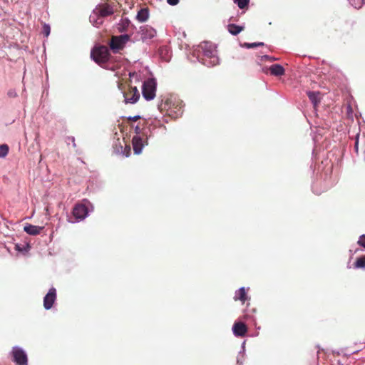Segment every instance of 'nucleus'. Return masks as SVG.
<instances>
[{"label":"nucleus","mask_w":365,"mask_h":365,"mask_svg":"<svg viewBox=\"0 0 365 365\" xmlns=\"http://www.w3.org/2000/svg\"><path fill=\"white\" fill-rule=\"evenodd\" d=\"M56 299V290L52 287L43 298V307L46 309H50Z\"/></svg>","instance_id":"nucleus-10"},{"label":"nucleus","mask_w":365,"mask_h":365,"mask_svg":"<svg viewBox=\"0 0 365 365\" xmlns=\"http://www.w3.org/2000/svg\"><path fill=\"white\" fill-rule=\"evenodd\" d=\"M180 0H167V2L170 6H175L179 3Z\"/></svg>","instance_id":"nucleus-30"},{"label":"nucleus","mask_w":365,"mask_h":365,"mask_svg":"<svg viewBox=\"0 0 365 365\" xmlns=\"http://www.w3.org/2000/svg\"><path fill=\"white\" fill-rule=\"evenodd\" d=\"M11 354L13 356V361L17 365H27L28 359L25 351L17 346L13 348Z\"/></svg>","instance_id":"nucleus-6"},{"label":"nucleus","mask_w":365,"mask_h":365,"mask_svg":"<svg viewBox=\"0 0 365 365\" xmlns=\"http://www.w3.org/2000/svg\"><path fill=\"white\" fill-rule=\"evenodd\" d=\"M233 333L237 336H244L247 332V327L243 322H235L232 327Z\"/></svg>","instance_id":"nucleus-13"},{"label":"nucleus","mask_w":365,"mask_h":365,"mask_svg":"<svg viewBox=\"0 0 365 365\" xmlns=\"http://www.w3.org/2000/svg\"><path fill=\"white\" fill-rule=\"evenodd\" d=\"M227 30L231 34L236 36L244 30V27L231 24L227 26Z\"/></svg>","instance_id":"nucleus-19"},{"label":"nucleus","mask_w":365,"mask_h":365,"mask_svg":"<svg viewBox=\"0 0 365 365\" xmlns=\"http://www.w3.org/2000/svg\"><path fill=\"white\" fill-rule=\"evenodd\" d=\"M358 148H359V136L356 137V141H355V145H354V148H355V150L356 153H358Z\"/></svg>","instance_id":"nucleus-31"},{"label":"nucleus","mask_w":365,"mask_h":365,"mask_svg":"<svg viewBox=\"0 0 365 365\" xmlns=\"http://www.w3.org/2000/svg\"><path fill=\"white\" fill-rule=\"evenodd\" d=\"M207 58L210 59V63L211 66H215L219 63V58L217 56V52L215 47L207 41Z\"/></svg>","instance_id":"nucleus-12"},{"label":"nucleus","mask_w":365,"mask_h":365,"mask_svg":"<svg viewBox=\"0 0 365 365\" xmlns=\"http://www.w3.org/2000/svg\"><path fill=\"white\" fill-rule=\"evenodd\" d=\"M72 214L77 220H82L88 215V208L83 204L77 203L73 208Z\"/></svg>","instance_id":"nucleus-8"},{"label":"nucleus","mask_w":365,"mask_h":365,"mask_svg":"<svg viewBox=\"0 0 365 365\" xmlns=\"http://www.w3.org/2000/svg\"><path fill=\"white\" fill-rule=\"evenodd\" d=\"M94 10H96L97 14H98V15H100L103 19L112 15L114 13L113 6L108 4H99L94 9Z\"/></svg>","instance_id":"nucleus-11"},{"label":"nucleus","mask_w":365,"mask_h":365,"mask_svg":"<svg viewBox=\"0 0 365 365\" xmlns=\"http://www.w3.org/2000/svg\"><path fill=\"white\" fill-rule=\"evenodd\" d=\"M129 40L130 36L128 34L113 36L110 38L109 46L114 53H117L125 47Z\"/></svg>","instance_id":"nucleus-3"},{"label":"nucleus","mask_w":365,"mask_h":365,"mask_svg":"<svg viewBox=\"0 0 365 365\" xmlns=\"http://www.w3.org/2000/svg\"><path fill=\"white\" fill-rule=\"evenodd\" d=\"M156 91V83L154 79L149 78L144 81L142 86L143 96L150 101L155 98Z\"/></svg>","instance_id":"nucleus-4"},{"label":"nucleus","mask_w":365,"mask_h":365,"mask_svg":"<svg viewBox=\"0 0 365 365\" xmlns=\"http://www.w3.org/2000/svg\"><path fill=\"white\" fill-rule=\"evenodd\" d=\"M357 244L365 248V235H362L359 237Z\"/></svg>","instance_id":"nucleus-26"},{"label":"nucleus","mask_w":365,"mask_h":365,"mask_svg":"<svg viewBox=\"0 0 365 365\" xmlns=\"http://www.w3.org/2000/svg\"><path fill=\"white\" fill-rule=\"evenodd\" d=\"M9 153V146L6 144L0 145V158H4Z\"/></svg>","instance_id":"nucleus-24"},{"label":"nucleus","mask_w":365,"mask_h":365,"mask_svg":"<svg viewBox=\"0 0 365 365\" xmlns=\"http://www.w3.org/2000/svg\"><path fill=\"white\" fill-rule=\"evenodd\" d=\"M140 118V115H135V116H130L128 118V120L130 122V121H133V122H135L137 120H138Z\"/></svg>","instance_id":"nucleus-29"},{"label":"nucleus","mask_w":365,"mask_h":365,"mask_svg":"<svg viewBox=\"0 0 365 365\" xmlns=\"http://www.w3.org/2000/svg\"><path fill=\"white\" fill-rule=\"evenodd\" d=\"M131 127L134 129V132L135 133V135H147L143 130V128L141 127V125L138 123L137 125L134 126L133 125H131Z\"/></svg>","instance_id":"nucleus-23"},{"label":"nucleus","mask_w":365,"mask_h":365,"mask_svg":"<svg viewBox=\"0 0 365 365\" xmlns=\"http://www.w3.org/2000/svg\"><path fill=\"white\" fill-rule=\"evenodd\" d=\"M235 3L240 9H244L247 6L249 0H235Z\"/></svg>","instance_id":"nucleus-25"},{"label":"nucleus","mask_w":365,"mask_h":365,"mask_svg":"<svg viewBox=\"0 0 365 365\" xmlns=\"http://www.w3.org/2000/svg\"><path fill=\"white\" fill-rule=\"evenodd\" d=\"M319 93H318V92L309 91L307 93V96H308L309 100L314 105V106H316L320 102V98L319 97Z\"/></svg>","instance_id":"nucleus-20"},{"label":"nucleus","mask_w":365,"mask_h":365,"mask_svg":"<svg viewBox=\"0 0 365 365\" xmlns=\"http://www.w3.org/2000/svg\"><path fill=\"white\" fill-rule=\"evenodd\" d=\"M91 57L97 64L103 66L108 61L110 54L106 46H99L91 50Z\"/></svg>","instance_id":"nucleus-2"},{"label":"nucleus","mask_w":365,"mask_h":365,"mask_svg":"<svg viewBox=\"0 0 365 365\" xmlns=\"http://www.w3.org/2000/svg\"><path fill=\"white\" fill-rule=\"evenodd\" d=\"M245 45L247 48H253V47H257V46H263L264 43H245Z\"/></svg>","instance_id":"nucleus-27"},{"label":"nucleus","mask_w":365,"mask_h":365,"mask_svg":"<svg viewBox=\"0 0 365 365\" xmlns=\"http://www.w3.org/2000/svg\"><path fill=\"white\" fill-rule=\"evenodd\" d=\"M43 34L46 36H48L50 34V26L48 25L45 24L43 26Z\"/></svg>","instance_id":"nucleus-28"},{"label":"nucleus","mask_w":365,"mask_h":365,"mask_svg":"<svg viewBox=\"0 0 365 365\" xmlns=\"http://www.w3.org/2000/svg\"><path fill=\"white\" fill-rule=\"evenodd\" d=\"M147 135H138L133 137L132 144L135 154H140L141 153L143 148L147 144Z\"/></svg>","instance_id":"nucleus-7"},{"label":"nucleus","mask_w":365,"mask_h":365,"mask_svg":"<svg viewBox=\"0 0 365 365\" xmlns=\"http://www.w3.org/2000/svg\"><path fill=\"white\" fill-rule=\"evenodd\" d=\"M149 18V9L147 7L140 9L136 16V19L139 22H145Z\"/></svg>","instance_id":"nucleus-17"},{"label":"nucleus","mask_w":365,"mask_h":365,"mask_svg":"<svg viewBox=\"0 0 365 365\" xmlns=\"http://www.w3.org/2000/svg\"><path fill=\"white\" fill-rule=\"evenodd\" d=\"M247 298L248 297L247 296V293H246L245 289L244 287L239 289L236 292L235 296L234 297L235 301L240 300L242 303H245L247 301Z\"/></svg>","instance_id":"nucleus-18"},{"label":"nucleus","mask_w":365,"mask_h":365,"mask_svg":"<svg viewBox=\"0 0 365 365\" xmlns=\"http://www.w3.org/2000/svg\"><path fill=\"white\" fill-rule=\"evenodd\" d=\"M140 33L143 41L150 40L156 36V31L148 25L140 26Z\"/></svg>","instance_id":"nucleus-9"},{"label":"nucleus","mask_w":365,"mask_h":365,"mask_svg":"<svg viewBox=\"0 0 365 365\" xmlns=\"http://www.w3.org/2000/svg\"><path fill=\"white\" fill-rule=\"evenodd\" d=\"M355 268H365V255L361 256L356 260L354 263Z\"/></svg>","instance_id":"nucleus-21"},{"label":"nucleus","mask_w":365,"mask_h":365,"mask_svg":"<svg viewBox=\"0 0 365 365\" xmlns=\"http://www.w3.org/2000/svg\"><path fill=\"white\" fill-rule=\"evenodd\" d=\"M43 227L36 226L33 225H27L24 227V230L29 235H37L40 234L41 231L43 229Z\"/></svg>","instance_id":"nucleus-15"},{"label":"nucleus","mask_w":365,"mask_h":365,"mask_svg":"<svg viewBox=\"0 0 365 365\" xmlns=\"http://www.w3.org/2000/svg\"><path fill=\"white\" fill-rule=\"evenodd\" d=\"M362 4H365V0H361Z\"/></svg>","instance_id":"nucleus-35"},{"label":"nucleus","mask_w":365,"mask_h":365,"mask_svg":"<svg viewBox=\"0 0 365 365\" xmlns=\"http://www.w3.org/2000/svg\"><path fill=\"white\" fill-rule=\"evenodd\" d=\"M358 1L357 4L354 5L356 9H360L361 7V4L359 2V0H356Z\"/></svg>","instance_id":"nucleus-33"},{"label":"nucleus","mask_w":365,"mask_h":365,"mask_svg":"<svg viewBox=\"0 0 365 365\" xmlns=\"http://www.w3.org/2000/svg\"><path fill=\"white\" fill-rule=\"evenodd\" d=\"M130 21L128 19H123L121 20L120 23V27L118 28V30L120 31H126V29H128L129 24H130Z\"/></svg>","instance_id":"nucleus-22"},{"label":"nucleus","mask_w":365,"mask_h":365,"mask_svg":"<svg viewBox=\"0 0 365 365\" xmlns=\"http://www.w3.org/2000/svg\"><path fill=\"white\" fill-rule=\"evenodd\" d=\"M269 72L274 76H281L284 74V68L279 64L272 65L269 68Z\"/></svg>","instance_id":"nucleus-16"},{"label":"nucleus","mask_w":365,"mask_h":365,"mask_svg":"<svg viewBox=\"0 0 365 365\" xmlns=\"http://www.w3.org/2000/svg\"><path fill=\"white\" fill-rule=\"evenodd\" d=\"M68 140H71V141L73 143V147H76V143H75V138H74V137H72V136H71V137H68Z\"/></svg>","instance_id":"nucleus-32"},{"label":"nucleus","mask_w":365,"mask_h":365,"mask_svg":"<svg viewBox=\"0 0 365 365\" xmlns=\"http://www.w3.org/2000/svg\"><path fill=\"white\" fill-rule=\"evenodd\" d=\"M183 102L176 96L167 98L164 102V109L167 110L168 115L177 118L183 113Z\"/></svg>","instance_id":"nucleus-1"},{"label":"nucleus","mask_w":365,"mask_h":365,"mask_svg":"<svg viewBox=\"0 0 365 365\" xmlns=\"http://www.w3.org/2000/svg\"><path fill=\"white\" fill-rule=\"evenodd\" d=\"M125 103H135L140 98V92L135 86H128L123 92Z\"/></svg>","instance_id":"nucleus-5"},{"label":"nucleus","mask_w":365,"mask_h":365,"mask_svg":"<svg viewBox=\"0 0 365 365\" xmlns=\"http://www.w3.org/2000/svg\"><path fill=\"white\" fill-rule=\"evenodd\" d=\"M89 21L93 26L96 27H99L103 24L104 19L101 17L100 15H98L96 11L93 9L92 14L90 15Z\"/></svg>","instance_id":"nucleus-14"},{"label":"nucleus","mask_w":365,"mask_h":365,"mask_svg":"<svg viewBox=\"0 0 365 365\" xmlns=\"http://www.w3.org/2000/svg\"><path fill=\"white\" fill-rule=\"evenodd\" d=\"M351 4L354 6V5L357 4H356V1H355V0H354V2H351Z\"/></svg>","instance_id":"nucleus-34"}]
</instances>
